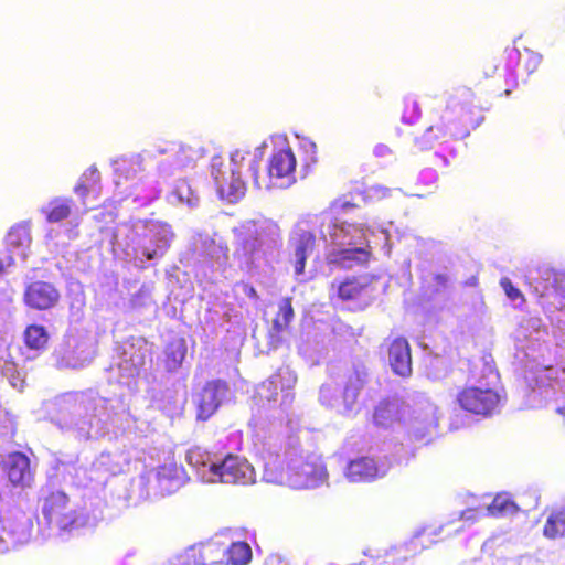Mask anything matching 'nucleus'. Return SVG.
<instances>
[{
  "mask_svg": "<svg viewBox=\"0 0 565 565\" xmlns=\"http://www.w3.org/2000/svg\"><path fill=\"white\" fill-rule=\"evenodd\" d=\"M373 423L381 428H388L399 419V407L392 401L383 399L373 412Z\"/></svg>",
  "mask_w": 565,
  "mask_h": 565,
  "instance_id": "f3484780",
  "label": "nucleus"
},
{
  "mask_svg": "<svg viewBox=\"0 0 565 565\" xmlns=\"http://www.w3.org/2000/svg\"><path fill=\"white\" fill-rule=\"evenodd\" d=\"M308 146H309L312 150H315V149H316V145H315L313 142H309V143H308Z\"/></svg>",
  "mask_w": 565,
  "mask_h": 565,
  "instance_id": "ea45409f",
  "label": "nucleus"
},
{
  "mask_svg": "<svg viewBox=\"0 0 565 565\" xmlns=\"http://www.w3.org/2000/svg\"><path fill=\"white\" fill-rule=\"evenodd\" d=\"M463 93L468 94L469 96H472V90L470 88H463Z\"/></svg>",
  "mask_w": 565,
  "mask_h": 565,
  "instance_id": "58836bf2",
  "label": "nucleus"
},
{
  "mask_svg": "<svg viewBox=\"0 0 565 565\" xmlns=\"http://www.w3.org/2000/svg\"><path fill=\"white\" fill-rule=\"evenodd\" d=\"M435 292H438V288L430 291V294H435Z\"/></svg>",
  "mask_w": 565,
  "mask_h": 565,
  "instance_id": "37998d69",
  "label": "nucleus"
},
{
  "mask_svg": "<svg viewBox=\"0 0 565 565\" xmlns=\"http://www.w3.org/2000/svg\"><path fill=\"white\" fill-rule=\"evenodd\" d=\"M252 559V548L243 541L233 542L225 551V563L230 565H246Z\"/></svg>",
  "mask_w": 565,
  "mask_h": 565,
  "instance_id": "5701e85b",
  "label": "nucleus"
},
{
  "mask_svg": "<svg viewBox=\"0 0 565 565\" xmlns=\"http://www.w3.org/2000/svg\"><path fill=\"white\" fill-rule=\"evenodd\" d=\"M72 200L56 198L50 201L47 207L43 210L45 218L50 223L62 222L71 215L72 212Z\"/></svg>",
  "mask_w": 565,
  "mask_h": 565,
  "instance_id": "4be33fe9",
  "label": "nucleus"
},
{
  "mask_svg": "<svg viewBox=\"0 0 565 565\" xmlns=\"http://www.w3.org/2000/svg\"><path fill=\"white\" fill-rule=\"evenodd\" d=\"M374 153L376 156L383 157V156L390 154L391 153V149L387 146H385V145H377L374 148Z\"/></svg>",
  "mask_w": 565,
  "mask_h": 565,
  "instance_id": "f704fd0d",
  "label": "nucleus"
},
{
  "mask_svg": "<svg viewBox=\"0 0 565 565\" xmlns=\"http://www.w3.org/2000/svg\"><path fill=\"white\" fill-rule=\"evenodd\" d=\"M500 286L502 287L505 296L510 300H520L521 303L525 302V297L522 294V291L519 288H516L508 277L501 278Z\"/></svg>",
  "mask_w": 565,
  "mask_h": 565,
  "instance_id": "cd10ccee",
  "label": "nucleus"
},
{
  "mask_svg": "<svg viewBox=\"0 0 565 565\" xmlns=\"http://www.w3.org/2000/svg\"><path fill=\"white\" fill-rule=\"evenodd\" d=\"M184 358V353H181V356H180V360L179 362H181V360Z\"/></svg>",
  "mask_w": 565,
  "mask_h": 565,
  "instance_id": "79ce46f5",
  "label": "nucleus"
},
{
  "mask_svg": "<svg viewBox=\"0 0 565 565\" xmlns=\"http://www.w3.org/2000/svg\"><path fill=\"white\" fill-rule=\"evenodd\" d=\"M367 383V372L365 369H355L348 377L343 390V398L345 403H355L361 390Z\"/></svg>",
  "mask_w": 565,
  "mask_h": 565,
  "instance_id": "aec40b11",
  "label": "nucleus"
},
{
  "mask_svg": "<svg viewBox=\"0 0 565 565\" xmlns=\"http://www.w3.org/2000/svg\"><path fill=\"white\" fill-rule=\"evenodd\" d=\"M294 317L292 298H282L278 303V310L273 319V327L269 331L271 345L277 348L281 344L282 333L288 330Z\"/></svg>",
  "mask_w": 565,
  "mask_h": 565,
  "instance_id": "2eb2a0df",
  "label": "nucleus"
},
{
  "mask_svg": "<svg viewBox=\"0 0 565 565\" xmlns=\"http://www.w3.org/2000/svg\"><path fill=\"white\" fill-rule=\"evenodd\" d=\"M39 501L46 524L56 527L60 533H70L83 525L78 513L73 509L70 498L64 491L49 490Z\"/></svg>",
  "mask_w": 565,
  "mask_h": 565,
  "instance_id": "7ed1b4c3",
  "label": "nucleus"
},
{
  "mask_svg": "<svg viewBox=\"0 0 565 565\" xmlns=\"http://www.w3.org/2000/svg\"><path fill=\"white\" fill-rule=\"evenodd\" d=\"M367 285L363 284L359 277H348L338 284L333 282L331 289L335 290L338 299L341 301H352L359 299L365 291Z\"/></svg>",
  "mask_w": 565,
  "mask_h": 565,
  "instance_id": "dca6fc26",
  "label": "nucleus"
},
{
  "mask_svg": "<svg viewBox=\"0 0 565 565\" xmlns=\"http://www.w3.org/2000/svg\"><path fill=\"white\" fill-rule=\"evenodd\" d=\"M481 120L480 116L472 117L463 107L456 114L446 110L422 136L415 138L414 146L418 151H425L449 141L462 140L480 125Z\"/></svg>",
  "mask_w": 565,
  "mask_h": 565,
  "instance_id": "f257e3e1",
  "label": "nucleus"
},
{
  "mask_svg": "<svg viewBox=\"0 0 565 565\" xmlns=\"http://www.w3.org/2000/svg\"><path fill=\"white\" fill-rule=\"evenodd\" d=\"M263 246L262 239L256 236L245 237L242 242V252L245 257L252 258Z\"/></svg>",
  "mask_w": 565,
  "mask_h": 565,
  "instance_id": "c85d7f7f",
  "label": "nucleus"
},
{
  "mask_svg": "<svg viewBox=\"0 0 565 565\" xmlns=\"http://www.w3.org/2000/svg\"><path fill=\"white\" fill-rule=\"evenodd\" d=\"M297 382L296 374L288 367H279L267 380L263 381L257 390L260 399L267 402L276 401L279 393L294 388Z\"/></svg>",
  "mask_w": 565,
  "mask_h": 565,
  "instance_id": "9b49d317",
  "label": "nucleus"
},
{
  "mask_svg": "<svg viewBox=\"0 0 565 565\" xmlns=\"http://www.w3.org/2000/svg\"><path fill=\"white\" fill-rule=\"evenodd\" d=\"M373 255L370 243L360 247H343L331 250L327 255V262L341 268H352L355 266H365L370 263Z\"/></svg>",
  "mask_w": 565,
  "mask_h": 565,
  "instance_id": "ddd939ff",
  "label": "nucleus"
},
{
  "mask_svg": "<svg viewBox=\"0 0 565 565\" xmlns=\"http://www.w3.org/2000/svg\"><path fill=\"white\" fill-rule=\"evenodd\" d=\"M542 534L547 540H557L565 536V507L554 509L547 514Z\"/></svg>",
  "mask_w": 565,
  "mask_h": 565,
  "instance_id": "a211bd4d",
  "label": "nucleus"
},
{
  "mask_svg": "<svg viewBox=\"0 0 565 565\" xmlns=\"http://www.w3.org/2000/svg\"><path fill=\"white\" fill-rule=\"evenodd\" d=\"M316 246V235L308 230H297L289 238V247L294 257L295 274L297 276L305 273L308 257Z\"/></svg>",
  "mask_w": 565,
  "mask_h": 565,
  "instance_id": "f8f14e48",
  "label": "nucleus"
},
{
  "mask_svg": "<svg viewBox=\"0 0 565 565\" xmlns=\"http://www.w3.org/2000/svg\"><path fill=\"white\" fill-rule=\"evenodd\" d=\"M143 256L148 259V260H152L157 257L158 255V252L156 249H148V248H145L143 252H142Z\"/></svg>",
  "mask_w": 565,
  "mask_h": 565,
  "instance_id": "e433bc0d",
  "label": "nucleus"
},
{
  "mask_svg": "<svg viewBox=\"0 0 565 565\" xmlns=\"http://www.w3.org/2000/svg\"><path fill=\"white\" fill-rule=\"evenodd\" d=\"M434 280L436 281L437 286L441 287V288H445L447 286V281H448L447 277L445 275H440V274L436 275L434 277Z\"/></svg>",
  "mask_w": 565,
  "mask_h": 565,
  "instance_id": "c9c22d12",
  "label": "nucleus"
},
{
  "mask_svg": "<svg viewBox=\"0 0 565 565\" xmlns=\"http://www.w3.org/2000/svg\"><path fill=\"white\" fill-rule=\"evenodd\" d=\"M383 475L375 459L367 456L351 460L345 468V477L351 482H372Z\"/></svg>",
  "mask_w": 565,
  "mask_h": 565,
  "instance_id": "4468645a",
  "label": "nucleus"
},
{
  "mask_svg": "<svg viewBox=\"0 0 565 565\" xmlns=\"http://www.w3.org/2000/svg\"><path fill=\"white\" fill-rule=\"evenodd\" d=\"M238 286L242 287L243 292L249 299H252V300H258L259 299L258 292L256 291V289L254 288V286L252 284L245 282V281H241L238 284Z\"/></svg>",
  "mask_w": 565,
  "mask_h": 565,
  "instance_id": "2f4dec72",
  "label": "nucleus"
},
{
  "mask_svg": "<svg viewBox=\"0 0 565 565\" xmlns=\"http://www.w3.org/2000/svg\"><path fill=\"white\" fill-rule=\"evenodd\" d=\"M297 160L290 148L280 149L274 152L268 161L269 181H280L279 186L289 185L296 181Z\"/></svg>",
  "mask_w": 565,
  "mask_h": 565,
  "instance_id": "1a4fd4ad",
  "label": "nucleus"
},
{
  "mask_svg": "<svg viewBox=\"0 0 565 565\" xmlns=\"http://www.w3.org/2000/svg\"><path fill=\"white\" fill-rule=\"evenodd\" d=\"M349 206H354L353 204H350V203H344L342 204V207H349Z\"/></svg>",
  "mask_w": 565,
  "mask_h": 565,
  "instance_id": "a19ab883",
  "label": "nucleus"
},
{
  "mask_svg": "<svg viewBox=\"0 0 565 565\" xmlns=\"http://www.w3.org/2000/svg\"><path fill=\"white\" fill-rule=\"evenodd\" d=\"M248 169L253 177V184L256 189H262L264 183L260 180L259 170H260V158L254 157L248 161ZM271 184H265L266 188H269Z\"/></svg>",
  "mask_w": 565,
  "mask_h": 565,
  "instance_id": "c756f323",
  "label": "nucleus"
},
{
  "mask_svg": "<svg viewBox=\"0 0 565 565\" xmlns=\"http://www.w3.org/2000/svg\"><path fill=\"white\" fill-rule=\"evenodd\" d=\"M186 460L192 467L196 469L207 468L209 472L210 465H217L216 462L211 461L210 454L201 447L191 448L186 454Z\"/></svg>",
  "mask_w": 565,
  "mask_h": 565,
  "instance_id": "bb28decb",
  "label": "nucleus"
},
{
  "mask_svg": "<svg viewBox=\"0 0 565 565\" xmlns=\"http://www.w3.org/2000/svg\"><path fill=\"white\" fill-rule=\"evenodd\" d=\"M228 383L224 380L207 381L201 388L195 401V417L198 420L206 422L218 409L223 397L228 393Z\"/></svg>",
  "mask_w": 565,
  "mask_h": 565,
  "instance_id": "0eeeda50",
  "label": "nucleus"
},
{
  "mask_svg": "<svg viewBox=\"0 0 565 565\" xmlns=\"http://www.w3.org/2000/svg\"><path fill=\"white\" fill-rule=\"evenodd\" d=\"M81 178H83V180L89 183L90 188L99 184L100 181L99 171L95 166L89 167Z\"/></svg>",
  "mask_w": 565,
  "mask_h": 565,
  "instance_id": "7c9ffc66",
  "label": "nucleus"
},
{
  "mask_svg": "<svg viewBox=\"0 0 565 565\" xmlns=\"http://www.w3.org/2000/svg\"><path fill=\"white\" fill-rule=\"evenodd\" d=\"M297 470V475L302 478L301 482L306 486H315L327 477L326 468L311 460H302Z\"/></svg>",
  "mask_w": 565,
  "mask_h": 565,
  "instance_id": "412c9836",
  "label": "nucleus"
},
{
  "mask_svg": "<svg viewBox=\"0 0 565 565\" xmlns=\"http://www.w3.org/2000/svg\"><path fill=\"white\" fill-rule=\"evenodd\" d=\"M49 332L45 327L41 324H29L23 332V341L28 349L34 351H42L47 347Z\"/></svg>",
  "mask_w": 565,
  "mask_h": 565,
  "instance_id": "6ab92c4d",
  "label": "nucleus"
},
{
  "mask_svg": "<svg viewBox=\"0 0 565 565\" xmlns=\"http://www.w3.org/2000/svg\"><path fill=\"white\" fill-rule=\"evenodd\" d=\"M254 467L247 459L228 454L220 463L210 465L211 481L246 486L255 481Z\"/></svg>",
  "mask_w": 565,
  "mask_h": 565,
  "instance_id": "39448f33",
  "label": "nucleus"
},
{
  "mask_svg": "<svg viewBox=\"0 0 565 565\" xmlns=\"http://www.w3.org/2000/svg\"><path fill=\"white\" fill-rule=\"evenodd\" d=\"M456 401L461 409L481 417H490L499 411L501 395L493 388L465 386L457 393Z\"/></svg>",
  "mask_w": 565,
  "mask_h": 565,
  "instance_id": "20e7f679",
  "label": "nucleus"
},
{
  "mask_svg": "<svg viewBox=\"0 0 565 565\" xmlns=\"http://www.w3.org/2000/svg\"><path fill=\"white\" fill-rule=\"evenodd\" d=\"M61 294L51 282L34 280L26 284L23 292L24 305L33 310L46 311L60 302Z\"/></svg>",
  "mask_w": 565,
  "mask_h": 565,
  "instance_id": "6e6552de",
  "label": "nucleus"
},
{
  "mask_svg": "<svg viewBox=\"0 0 565 565\" xmlns=\"http://www.w3.org/2000/svg\"><path fill=\"white\" fill-rule=\"evenodd\" d=\"M89 183H87L83 178L79 179L78 183L74 188V192L82 198H86L89 192Z\"/></svg>",
  "mask_w": 565,
  "mask_h": 565,
  "instance_id": "72a5a7b5",
  "label": "nucleus"
},
{
  "mask_svg": "<svg viewBox=\"0 0 565 565\" xmlns=\"http://www.w3.org/2000/svg\"><path fill=\"white\" fill-rule=\"evenodd\" d=\"M6 267L4 260L0 257V277L6 273Z\"/></svg>",
  "mask_w": 565,
  "mask_h": 565,
  "instance_id": "4c0bfd02",
  "label": "nucleus"
},
{
  "mask_svg": "<svg viewBox=\"0 0 565 565\" xmlns=\"http://www.w3.org/2000/svg\"><path fill=\"white\" fill-rule=\"evenodd\" d=\"M0 478L13 488L30 487L34 479L30 458L22 451H11L1 457Z\"/></svg>",
  "mask_w": 565,
  "mask_h": 565,
  "instance_id": "423d86ee",
  "label": "nucleus"
},
{
  "mask_svg": "<svg viewBox=\"0 0 565 565\" xmlns=\"http://www.w3.org/2000/svg\"><path fill=\"white\" fill-rule=\"evenodd\" d=\"M250 153L236 149L231 153V167L226 168L220 157H214L211 162V175L217 188L221 199L228 203H236L245 196L246 183L242 179V168L246 157Z\"/></svg>",
  "mask_w": 565,
  "mask_h": 565,
  "instance_id": "f03ea898",
  "label": "nucleus"
},
{
  "mask_svg": "<svg viewBox=\"0 0 565 565\" xmlns=\"http://www.w3.org/2000/svg\"><path fill=\"white\" fill-rule=\"evenodd\" d=\"M386 352L392 372L402 379L411 377L413 367L409 342L403 337H397L390 341Z\"/></svg>",
  "mask_w": 565,
  "mask_h": 565,
  "instance_id": "9d476101",
  "label": "nucleus"
},
{
  "mask_svg": "<svg viewBox=\"0 0 565 565\" xmlns=\"http://www.w3.org/2000/svg\"><path fill=\"white\" fill-rule=\"evenodd\" d=\"M518 510L519 509L515 502L504 493L497 494L491 503L487 507V512L492 518L511 515L516 513Z\"/></svg>",
  "mask_w": 565,
  "mask_h": 565,
  "instance_id": "b1692460",
  "label": "nucleus"
},
{
  "mask_svg": "<svg viewBox=\"0 0 565 565\" xmlns=\"http://www.w3.org/2000/svg\"><path fill=\"white\" fill-rule=\"evenodd\" d=\"M173 152V164L178 169L194 168L198 159L200 158L199 152L184 145H178L172 149Z\"/></svg>",
  "mask_w": 565,
  "mask_h": 565,
  "instance_id": "a878e982",
  "label": "nucleus"
},
{
  "mask_svg": "<svg viewBox=\"0 0 565 565\" xmlns=\"http://www.w3.org/2000/svg\"><path fill=\"white\" fill-rule=\"evenodd\" d=\"M482 516V512L477 508H469L462 511L461 518L467 521H477Z\"/></svg>",
  "mask_w": 565,
  "mask_h": 565,
  "instance_id": "473e14b6",
  "label": "nucleus"
},
{
  "mask_svg": "<svg viewBox=\"0 0 565 565\" xmlns=\"http://www.w3.org/2000/svg\"><path fill=\"white\" fill-rule=\"evenodd\" d=\"M29 223H19L10 228L7 234V245L13 248H28L31 245Z\"/></svg>",
  "mask_w": 565,
  "mask_h": 565,
  "instance_id": "393cba45",
  "label": "nucleus"
}]
</instances>
